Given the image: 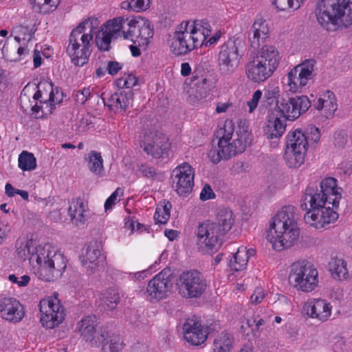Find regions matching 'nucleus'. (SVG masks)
<instances>
[{"label": "nucleus", "mask_w": 352, "mask_h": 352, "mask_svg": "<svg viewBox=\"0 0 352 352\" xmlns=\"http://www.w3.org/2000/svg\"><path fill=\"white\" fill-rule=\"evenodd\" d=\"M296 211L294 206H285L269 221L266 239L274 250L281 251L298 243L300 230Z\"/></svg>", "instance_id": "nucleus-1"}, {"label": "nucleus", "mask_w": 352, "mask_h": 352, "mask_svg": "<svg viewBox=\"0 0 352 352\" xmlns=\"http://www.w3.org/2000/svg\"><path fill=\"white\" fill-rule=\"evenodd\" d=\"M232 126V122L227 121L224 127L217 131V144H213L208 153V158L214 164L243 153L250 144L251 133L245 121L240 122L235 132Z\"/></svg>", "instance_id": "nucleus-2"}, {"label": "nucleus", "mask_w": 352, "mask_h": 352, "mask_svg": "<svg viewBox=\"0 0 352 352\" xmlns=\"http://www.w3.org/2000/svg\"><path fill=\"white\" fill-rule=\"evenodd\" d=\"M102 28L114 39L121 38L142 46H147L153 36L150 21L140 16L132 18L117 16L107 21Z\"/></svg>", "instance_id": "nucleus-3"}, {"label": "nucleus", "mask_w": 352, "mask_h": 352, "mask_svg": "<svg viewBox=\"0 0 352 352\" xmlns=\"http://www.w3.org/2000/svg\"><path fill=\"white\" fill-rule=\"evenodd\" d=\"M67 260L64 254L50 244L38 245L32 253L30 265L37 277L52 282L60 278L66 267Z\"/></svg>", "instance_id": "nucleus-4"}, {"label": "nucleus", "mask_w": 352, "mask_h": 352, "mask_svg": "<svg viewBox=\"0 0 352 352\" xmlns=\"http://www.w3.org/2000/svg\"><path fill=\"white\" fill-rule=\"evenodd\" d=\"M212 34L210 23L204 19L182 21L177 28L171 47L176 55L186 54L201 46Z\"/></svg>", "instance_id": "nucleus-5"}, {"label": "nucleus", "mask_w": 352, "mask_h": 352, "mask_svg": "<svg viewBox=\"0 0 352 352\" xmlns=\"http://www.w3.org/2000/svg\"><path fill=\"white\" fill-rule=\"evenodd\" d=\"M318 23L335 32L352 25V0H320L315 9Z\"/></svg>", "instance_id": "nucleus-6"}, {"label": "nucleus", "mask_w": 352, "mask_h": 352, "mask_svg": "<svg viewBox=\"0 0 352 352\" xmlns=\"http://www.w3.org/2000/svg\"><path fill=\"white\" fill-rule=\"evenodd\" d=\"M99 21L89 17L82 21L72 32L67 53L76 66H83L87 63L91 52L93 38Z\"/></svg>", "instance_id": "nucleus-7"}, {"label": "nucleus", "mask_w": 352, "mask_h": 352, "mask_svg": "<svg viewBox=\"0 0 352 352\" xmlns=\"http://www.w3.org/2000/svg\"><path fill=\"white\" fill-rule=\"evenodd\" d=\"M280 60L281 56L276 47L264 45L246 63L245 75L253 82H264L278 69Z\"/></svg>", "instance_id": "nucleus-8"}, {"label": "nucleus", "mask_w": 352, "mask_h": 352, "mask_svg": "<svg viewBox=\"0 0 352 352\" xmlns=\"http://www.w3.org/2000/svg\"><path fill=\"white\" fill-rule=\"evenodd\" d=\"M300 207L306 211L304 215L305 222L317 230L325 228L335 223L338 218V207L326 204L319 197L303 195L300 200Z\"/></svg>", "instance_id": "nucleus-9"}, {"label": "nucleus", "mask_w": 352, "mask_h": 352, "mask_svg": "<svg viewBox=\"0 0 352 352\" xmlns=\"http://www.w3.org/2000/svg\"><path fill=\"white\" fill-rule=\"evenodd\" d=\"M289 278L294 289L304 293L314 291L319 284L317 268L306 261H298L292 265Z\"/></svg>", "instance_id": "nucleus-10"}, {"label": "nucleus", "mask_w": 352, "mask_h": 352, "mask_svg": "<svg viewBox=\"0 0 352 352\" xmlns=\"http://www.w3.org/2000/svg\"><path fill=\"white\" fill-rule=\"evenodd\" d=\"M308 149L307 137L301 129L290 131L286 136L283 158L289 168H298L305 161Z\"/></svg>", "instance_id": "nucleus-11"}, {"label": "nucleus", "mask_w": 352, "mask_h": 352, "mask_svg": "<svg viewBox=\"0 0 352 352\" xmlns=\"http://www.w3.org/2000/svg\"><path fill=\"white\" fill-rule=\"evenodd\" d=\"M316 61L307 59L292 68L286 75L287 91L292 94H300L309 87L314 80Z\"/></svg>", "instance_id": "nucleus-12"}, {"label": "nucleus", "mask_w": 352, "mask_h": 352, "mask_svg": "<svg viewBox=\"0 0 352 352\" xmlns=\"http://www.w3.org/2000/svg\"><path fill=\"white\" fill-rule=\"evenodd\" d=\"M40 322L47 329H52L65 320V309L57 296H47L38 304Z\"/></svg>", "instance_id": "nucleus-13"}, {"label": "nucleus", "mask_w": 352, "mask_h": 352, "mask_svg": "<svg viewBox=\"0 0 352 352\" xmlns=\"http://www.w3.org/2000/svg\"><path fill=\"white\" fill-rule=\"evenodd\" d=\"M196 234L199 248L206 254L217 252L223 237L219 232L216 224L212 221L199 223Z\"/></svg>", "instance_id": "nucleus-14"}, {"label": "nucleus", "mask_w": 352, "mask_h": 352, "mask_svg": "<svg viewBox=\"0 0 352 352\" xmlns=\"http://www.w3.org/2000/svg\"><path fill=\"white\" fill-rule=\"evenodd\" d=\"M176 285L183 296L197 298L206 290V281L197 270H188L179 276Z\"/></svg>", "instance_id": "nucleus-15"}, {"label": "nucleus", "mask_w": 352, "mask_h": 352, "mask_svg": "<svg viewBox=\"0 0 352 352\" xmlns=\"http://www.w3.org/2000/svg\"><path fill=\"white\" fill-rule=\"evenodd\" d=\"M342 188L338 187V181L333 177H326L320 182V189L307 188L304 194L308 197H319L322 202L338 207L342 198Z\"/></svg>", "instance_id": "nucleus-16"}, {"label": "nucleus", "mask_w": 352, "mask_h": 352, "mask_svg": "<svg viewBox=\"0 0 352 352\" xmlns=\"http://www.w3.org/2000/svg\"><path fill=\"white\" fill-rule=\"evenodd\" d=\"M311 106V102L306 96L291 98L288 100L280 98L276 100V110L287 120H294L306 112Z\"/></svg>", "instance_id": "nucleus-17"}, {"label": "nucleus", "mask_w": 352, "mask_h": 352, "mask_svg": "<svg viewBox=\"0 0 352 352\" xmlns=\"http://www.w3.org/2000/svg\"><path fill=\"white\" fill-rule=\"evenodd\" d=\"M172 185L179 196L186 197L194 186L195 170L188 163L178 165L171 174Z\"/></svg>", "instance_id": "nucleus-18"}, {"label": "nucleus", "mask_w": 352, "mask_h": 352, "mask_svg": "<svg viewBox=\"0 0 352 352\" xmlns=\"http://www.w3.org/2000/svg\"><path fill=\"white\" fill-rule=\"evenodd\" d=\"M241 55L239 47L234 41H228L221 46L218 54V67L221 74H233L239 65Z\"/></svg>", "instance_id": "nucleus-19"}, {"label": "nucleus", "mask_w": 352, "mask_h": 352, "mask_svg": "<svg viewBox=\"0 0 352 352\" xmlns=\"http://www.w3.org/2000/svg\"><path fill=\"white\" fill-rule=\"evenodd\" d=\"M140 146L147 154L159 158L168 153L170 144L164 134L148 130L141 136Z\"/></svg>", "instance_id": "nucleus-20"}, {"label": "nucleus", "mask_w": 352, "mask_h": 352, "mask_svg": "<svg viewBox=\"0 0 352 352\" xmlns=\"http://www.w3.org/2000/svg\"><path fill=\"white\" fill-rule=\"evenodd\" d=\"M333 306L327 300L311 298L304 302L302 314L307 318L320 322L328 321L332 315Z\"/></svg>", "instance_id": "nucleus-21"}, {"label": "nucleus", "mask_w": 352, "mask_h": 352, "mask_svg": "<svg viewBox=\"0 0 352 352\" xmlns=\"http://www.w3.org/2000/svg\"><path fill=\"white\" fill-rule=\"evenodd\" d=\"M79 258L84 270L89 276H99L106 263L105 255L95 245H89Z\"/></svg>", "instance_id": "nucleus-22"}, {"label": "nucleus", "mask_w": 352, "mask_h": 352, "mask_svg": "<svg viewBox=\"0 0 352 352\" xmlns=\"http://www.w3.org/2000/svg\"><path fill=\"white\" fill-rule=\"evenodd\" d=\"M96 318L94 316H87L79 321L76 326V331L87 342L96 346H104L108 341L109 334L107 331L96 329Z\"/></svg>", "instance_id": "nucleus-23"}, {"label": "nucleus", "mask_w": 352, "mask_h": 352, "mask_svg": "<svg viewBox=\"0 0 352 352\" xmlns=\"http://www.w3.org/2000/svg\"><path fill=\"white\" fill-rule=\"evenodd\" d=\"M170 282V270H163L148 282L146 287L147 297L150 300L157 301L165 298L171 287Z\"/></svg>", "instance_id": "nucleus-24"}, {"label": "nucleus", "mask_w": 352, "mask_h": 352, "mask_svg": "<svg viewBox=\"0 0 352 352\" xmlns=\"http://www.w3.org/2000/svg\"><path fill=\"white\" fill-rule=\"evenodd\" d=\"M104 104L115 113H124L132 106L133 93L131 90H118L102 98Z\"/></svg>", "instance_id": "nucleus-25"}, {"label": "nucleus", "mask_w": 352, "mask_h": 352, "mask_svg": "<svg viewBox=\"0 0 352 352\" xmlns=\"http://www.w3.org/2000/svg\"><path fill=\"white\" fill-rule=\"evenodd\" d=\"M208 332L204 329L201 322L194 318H188L184 324V337L192 345L204 344L208 338Z\"/></svg>", "instance_id": "nucleus-26"}, {"label": "nucleus", "mask_w": 352, "mask_h": 352, "mask_svg": "<svg viewBox=\"0 0 352 352\" xmlns=\"http://www.w3.org/2000/svg\"><path fill=\"white\" fill-rule=\"evenodd\" d=\"M314 108L327 118L333 116L338 109L337 98L333 92L323 90L319 92L317 99L314 101Z\"/></svg>", "instance_id": "nucleus-27"}, {"label": "nucleus", "mask_w": 352, "mask_h": 352, "mask_svg": "<svg viewBox=\"0 0 352 352\" xmlns=\"http://www.w3.org/2000/svg\"><path fill=\"white\" fill-rule=\"evenodd\" d=\"M0 314L3 319L18 322L23 318L25 311L19 301L14 298H6L1 301Z\"/></svg>", "instance_id": "nucleus-28"}, {"label": "nucleus", "mask_w": 352, "mask_h": 352, "mask_svg": "<svg viewBox=\"0 0 352 352\" xmlns=\"http://www.w3.org/2000/svg\"><path fill=\"white\" fill-rule=\"evenodd\" d=\"M254 254L255 251L252 248L241 246L230 260V268L235 272H239L242 276L245 274L244 270L246 268L249 258L253 256Z\"/></svg>", "instance_id": "nucleus-29"}, {"label": "nucleus", "mask_w": 352, "mask_h": 352, "mask_svg": "<svg viewBox=\"0 0 352 352\" xmlns=\"http://www.w3.org/2000/svg\"><path fill=\"white\" fill-rule=\"evenodd\" d=\"M286 130V124L280 118L269 116L263 126L264 135L267 139H279Z\"/></svg>", "instance_id": "nucleus-30"}, {"label": "nucleus", "mask_w": 352, "mask_h": 352, "mask_svg": "<svg viewBox=\"0 0 352 352\" xmlns=\"http://www.w3.org/2000/svg\"><path fill=\"white\" fill-rule=\"evenodd\" d=\"M68 213L72 223L77 226L83 225L89 217L87 206L80 199L71 201Z\"/></svg>", "instance_id": "nucleus-31"}, {"label": "nucleus", "mask_w": 352, "mask_h": 352, "mask_svg": "<svg viewBox=\"0 0 352 352\" xmlns=\"http://www.w3.org/2000/svg\"><path fill=\"white\" fill-rule=\"evenodd\" d=\"M235 222L233 212L227 208H219L216 214V224L219 232L224 236L233 227Z\"/></svg>", "instance_id": "nucleus-32"}, {"label": "nucleus", "mask_w": 352, "mask_h": 352, "mask_svg": "<svg viewBox=\"0 0 352 352\" xmlns=\"http://www.w3.org/2000/svg\"><path fill=\"white\" fill-rule=\"evenodd\" d=\"M269 37L267 23L261 19H256L250 30V42L252 47H258Z\"/></svg>", "instance_id": "nucleus-33"}, {"label": "nucleus", "mask_w": 352, "mask_h": 352, "mask_svg": "<svg viewBox=\"0 0 352 352\" xmlns=\"http://www.w3.org/2000/svg\"><path fill=\"white\" fill-rule=\"evenodd\" d=\"M87 168L90 172L97 177L104 175V160L101 153L96 151H91L85 157Z\"/></svg>", "instance_id": "nucleus-34"}, {"label": "nucleus", "mask_w": 352, "mask_h": 352, "mask_svg": "<svg viewBox=\"0 0 352 352\" xmlns=\"http://www.w3.org/2000/svg\"><path fill=\"white\" fill-rule=\"evenodd\" d=\"M329 270L336 280H346L349 276L346 262L342 258H332L329 263Z\"/></svg>", "instance_id": "nucleus-35"}, {"label": "nucleus", "mask_w": 352, "mask_h": 352, "mask_svg": "<svg viewBox=\"0 0 352 352\" xmlns=\"http://www.w3.org/2000/svg\"><path fill=\"white\" fill-rule=\"evenodd\" d=\"M36 247L32 239L26 237L21 238L17 240L16 243V255L21 261L28 259L30 262L32 253L35 252Z\"/></svg>", "instance_id": "nucleus-36"}, {"label": "nucleus", "mask_w": 352, "mask_h": 352, "mask_svg": "<svg viewBox=\"0 0 352 352\" xmlns=\"http://www.w3.org/2000/svg\"><path fill=\"white\" fill-rule=\"evenodd\" d=\"M232 346V336L230 333L223 332L215 338L212 346V352H230Z\"/></svg>", "instance_id": "nucleus-37"}, {"label": "nucleus", "mask_w": 352, "mask_h": 352, "mask_svg": "<svg viewBox=\"0 0 352 352\" xmlns=\"http://www.w3.org/2000/svg\"><path fill=\"white\" fill-rule=\"evenodd\" d=\"M32 8L42 14H50L57 8L60 0H28Z\"/></svg>", "instance_id": "nucleus-38"}, {"label": "nucleus", "mask_w": 352, "mask_h": 352, "mask_svg": "<svg viewBox=\"0 0 352 352\" xmlns=\"http://www.w3.org/2000/svg\"><path fill=\"white\" fill-rule=\"evenodd\" d=\"M35 31L36 29L34 26L29 27L19 25L12 28V34L14 35V38L17 43L23 41L25 43L32 39Z\"/></svg>", "instance_id": "nucleus-39"}, {"label": "nucleus", "mask_w": 352, "mask_h": 352, "mask_svg": "<svg viewBox=\"0 0 352 352\" xmlns=\"http://www.w3.org/2000/svg\"><path fill=\"white\" fill-rule=\"evenodd\" d=\"M35 100H59L56 97L53 86L51 83H41L38 86V90L34 94Z\"/></svg>", "instance_id": "nucleus-40"}, {"label": "nucleus", "mask_w": 352, "mask_h": 352, "mask_svg": "<svg viewBox=\"0 0 352 352\" xmlns=\"http://www.w3.org/2000/svg\"><path fill=\"white\" fill-rule=\"evenodd\" d=\"M18 166L23 171H32L37 166L36 159L32 153L23 151L19 156Z\"/></svg>", "instance_id": "nucleus-41"}, {"label": "nucleus", "mask_w": 352, "mask_h": 352, "mask_svg": "<svg viewBox=\"0 0 352 352\" xmlns=\"http://www.w3.org/2000/svg\"><path fill=\"white\" fill-rule=\"evenodd\" d=\"M151 0H130L121 3V8L130 10L135 12H142L147 10L151 6Z\"/></svg>", "instance_id": "nucleus-42"}, {"label": "nucleus", "mask_w": 352, "mask_h": 352, "mask_svg": "<svg viewBox=\"0 0 352 352\" xmlns=\"http://www.w3.org/2000/svg\"><path fill=\"white\" fill-rule=\"evenodd\" d=\"M172 205L168 201H163L155 210L154 219L157 223L164 224L170 218V210Z\"/></svg>", "instance_id": "nucleus-43"}, {"label": "nucleus", "mask_w": 352, "mask_h": 352, "mask_svg": "<svg viewBox=\"0 0 352 352\" xmlns=\"http://www.w3.org/2000/svg\"><path fill=\"white\" fill-rule=\"evenodd\" d=\"M264 324L265 320L260 318L259 316H257L251 319L247 320L245 323L241 325V329L245 332L246 331L247 326L250 328L252 335L254 337H259Z\"/></svg>", "instance_id": "nucleus-44"}, {"label": "nucleus", "mask_w": 352, "mask_h": 352, "mask_svg": "<svg viewBox=\"0 0 352 352\" xmlns=\"http://www.w3.org/2000/svg\"><path fill=\"white\" fill-rule=\"evenodd\" d=\"M306 0H274L273 4L280 11L298 10Z\"/></svg>", "instance_id": "nucleus-45"}, {"label": "nucleus", "mask_w": 352, "mask_h": 352, "mask_svg": "<svg viewBox=\"0 0 352 352\" xmlns=\"http://www.w3.org/2000/svg\"><path fill=\"white\" fill-rule=\"evenodd\" d=\"M60 102V100H38V102L32 107V111L36 113L41 111V116H47L50 115L55 108L57 103Z\"/></svg>", "instance_id": "nucleus-46"}, {"label": "nucleus", "mask_w": 352, "mask_h": 352, "mask_svg": "<svg viewBox=\"0 0 352 352\" xmlns=\"http://www.w3.org/2000/svg\"><path fill=\"white\" fill-rule=\"evenodd\" d=\"M29 52L27 47L25 45L20 46L17 50L16 55L12 56L9 52L8 48L6 46V41L4 42L3 47H1V54L4 59L7 61L16 62L21 60L25 55Z\"/></svg>", "instance_id": "nucleus-47"}, {"label": "nucleus", "mask_w": 352, "mask_h": 352, "mask_svg": "<svg viewBox=\"0 0 352 352\" xmlns=\"http://www.w3.org/2000/svg\"><path fill=\"white\" fill-rule=\"evenodd\" d=\"M112 39L113 38L109 34H107L101 28L100 31L96 37V43L100 50L107 51L110 48Z\"/></svg>", "instance_id": "nucleus-48"}, {"label": "nucleus", "mask_w": 352, "mask_h": 352, "mask_svg": "<svg viewBox=\"0 0 352 352\" xmlns=\"http://www.w3.org/2000/svg\"><path fill=\"white\" fill-rule=\"evenodd\" d=\"M138 82V78L133 74H124L116 80V85L120 89H131Z\"/></svg>", "instance_id": "nucleus-49"}, {"label": "nucleus", "mask_w": 352, "mask_h": 352, "mask_svg": "<svg viewBox=\"0 0 352 352\" xmlns=\"http://www.w3.org/2000/svg\"><path fill=\"white\" fill-rule=\"evenodd\" d=\"M123 195V190L120 188H118L106 200L104 203L105 212L112 210L115 204L120 200V197Z\"/></svg>", "instance_id": "nucleus-50"}, {"label": "nucleus", "mask_w": 352, "mask_h": 352, "mask_svg": "<svg viewBox=\"0 0 352 352\" xmlns=\"http://www.w3.org/2000/svg\"><path fill=\"white\" fill-rule=\"evenodd\" d=\"M280 87L277 85V83H269L265 89V98L266 100H274L276 99L279 100L278 98L280 96Z\"/></svg>", "instance_id": "nucleus-51"}, {"label": "nucleus", "mask_w": 352, "mask_h": 352, "mask_svg": "<svg viewBox=\"0 0 352 352\" xmlns=\"http://www.w3.org/2000/svg\"><path fill=\"white\" fill-rule=\"evenodd\" d=\"M120 300V296L118 292L113 289H109L105 296V303L110 309H113L117 306Z\"/></svg>", "instance_id": "nucleus-52"}, {"label": "nucleus", "mask_w": 352, "mask_h": 352, "mask_svg": "<svg viewBox=\"0 0 352 352\" xmlns=\"http://www.w3.org/2000/svg\"><path fill=\"white\" fill-rule=\"evenodd\" d=\"M8 279L12 283L16 284L19 287H26L29 285L31 278L28 274H24L21 276H17L15 274H10Z\"/></svg>", "instance_id": "nucleus-53"}, {"label": "nucleus", "mask_w": 352, "mask_h": 352, "mask_svg": "<svg viewBox=\"0 0 352 352\" xmlns=\"http://www.w3.org/2000/svg\"><path fill=\"white\" fill-rule=\"evenodd\" d=\"M142 224L131 217L130 215L124 218V228L129 232V234L138 232L142 228Z\"/></svg>", "instance_id": "nucleus-54"}, {"label": "nucleus", "mask_w": 352, "mask_h": 352, "mask_svg": "<svg viewBox=\"0 0 352 352\" xmlns=\"http://www.w3.org/2000/svg\"><path fill=\"white\" fill-rule=\"evenodd\" d=\"M265 290L262 287H256L250 296V302L252 305L260 304L265 298Z\"/></svg>", "instance_id": "nucleus-55"}, {"label": "nucleus", "mask_w": 352, "mask_h": 352, "mask_svg": "<svg viewBox=\"0 0 352 352\" xmlns=\"http://www.w3.org/2000/svg\"><path fill=\"white\" fill-rule=\"evenodd\" d=\"M263 93L261 90H256L254 92L252 98L247 102L248 112L252 113L256 109L258 102L262 97Z\"/></svg>", "instance_id": "nucleus-56"}, {"label": "nucleus", "mask_w": 352, "mask_h": 352, "mask_svg": "<svg viewBox=\"0 0 352 352\" xmlns=\"http://www.w3.org/2000/svg\"><path fill=\"white\" fill-rule=\"evenodd\" d=\"M91 91L90 87H84L76 92L74 97L78 103L84 104L91 96Z\"/></svg>", "instance_id": "nucleus-57"}, {"label": "nucleus", "mask_w": 352, "mask_h": 352, "mask_svg": "<svg viewBox=\"0 0 352 352\" xmlns=\"http://www.w3.org/2000/svg\"><path fill=\"white\" fill-rule=\"evenodd\" d=\"M123 63L111 60L108 61L107 64V70L109 74L114 76L118 73L123 67Z\"/></svg>", "instance_id": "nucleus-58"}, {"label": "nucleus", "mask_w": 352, "mask_h": 352, "mask_svg": "<svg viewBox=\"0 0 352 352\" xmlns=\"http://www.w3.org/2000/svg\"><path fill=\"white\" fill-rule=\"evenodd\" d=\"M199 197L201 200L206 201L208 199H214L215 197V194L210 185L205 184L201 189Z\"/></svg>", "instance_id": "nucleus-59"}, {"label": "nucleus", "mask_w": 352, "mask_h": 352, "mask_svg": "<svg viewBox=\"0 0 352 352\" xmlns=\"http://www.w3.org/2000/svg\"><path fill=\"white\" fill-rule=\"evenodd\" d=\"M232 106V103L230 101L219 102L216 104L215 112L218 114L226 113Z\"/></svg>", "instance_id": "nucleus-60"}, {"label": "nucleus", "mask_w": 352, "mask_h": 352, "mask_svg": "<svg viewBox=\"0 0 352 352\" xmlns=\"http://www.w3.org/2000/svg\"><path fill=\"white\" fill-rule=\"evenodd\" d=\"M308 131L310 140L314 142H318L320 138V132L318 128L314 126H311Z\"/></svg>", "instance_id": "nucleus-61"}, {"label": "nucleus", "mask_w": 352, "mask_h": 352, "mask_svg": "<svg viewBox=\"0 0 352 352\" xmlns=\"http://www.w3.org/2000/svg\"><path fill=\"white\" fill-rule=\"evenodd\" d=\"M221 35H222L221 32L220 30H218V31L215 32L214 34L212 36H211L208 40L206 39L204 44L206 47L213 45V44L216 43L219 40Z\"/></svg>", "instance_id": "nucleus-62"}, {"label": "nucleus", "mask_w": 352, "mask_h": 352, "mask_svg": "<svg viewBox=\"0 0 352 352\" xmlns=\"http://www.w3.org/2000/svg\"><path fill=\"white\" fill-rule=\"evenodd\" d=\"M329 296L331 298H334L336 300H340L344 296L343 289L340 287H333Z\"/></svg>", "instance_id": "nucleus-63"}, {"label": "nucleus", "mask_w": 352, "mask_h": 352, "mask_svg": "<svg viewBox=\"0 0 352 352\" xmlns=\"http://www.w3.org/2000/svg\"><path fill=\"white\" fill-rule=\"evenodd\" d=\"M191 73V67L188 63H183L181 65V74L183 76H188Z\"/></svg>", "instance_id": "nucleus-64"}]
</instances>
